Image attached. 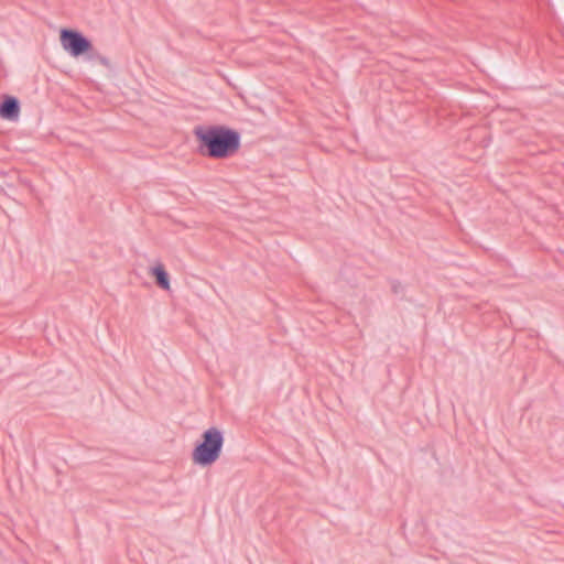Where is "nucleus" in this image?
I'll return each mask as SVG.
<instances>
[{
	"label": "nucleus",
	"instance_id": "5",
	"mask_svg": "<svg viewBox=\"0 0 564 564\" xmlns=\"http://www.w3.org/2000/svg\"><path fill=\"white\" fill-rule=\"evenodd\" d=\"M151 274L155 278L156 284L163 290H170V278L163 264H158L151 269Z\"/></svg>",
	"mask_w": 564,
	"mask_h": 564
},
{
	"label": "nucleus",
	"instance_id": "3",
	"mask_svg": "<svg viewBox=\"0 0 564 564\" xmlns=\"http://www.w3.org/2000/svg\"><path fill=\"white\" fill-rule=\"evenodd\" d=\"M62 47L72 56H80L91 50V42L79 31L63 29L59 34Z\"/></svg>",
	"mask_w": 564,
	"mask_h": 564
},
{
	"label": "nucleus",
	"instance_id": "1",
	"mask_svg": "<svg viewBox=\"0 0 564 564\" xmlns=\"http://www.w3.org/2000/svg\"><path fill=\"white\" fill-rule=\"evenodd\" d=\"M194 135L198 141L199 153L212 159L229 158L240 147V134L225 126H197Z\"/></svg>",
	"mask_w": 564,
	"mask_h": 564
},
{
	"label": "nucleus",
	"instance_id": "4",
	"mask_svg": "<svg viewBox=\"0 0 564 564\" xmlns=\"http://www.w3.org/2000/svg\"><path fill=\"white\" fill-rule=\"evenodd\" d=\"M20 112V102L18 98L7 96L0 105V117L8 120H14Z\"/></svg>",
	"mask_w": 564,
	"mask_h": 564
},
{
	"label": "nucleus",
	"instance_id": "2",
	"mask_svg": "<svg viewBox=\"0 0 564 564\" xmlns=\"http://www.w3.org/2000/svg\"><path fill=\"white\" fill-rule=\"evenodd\" d=\"M223 445L224 436L218 429L210 427L206 430L202 435V442L196 445L192 453L193 462L200 466L214 464L220 456Z\"/></svg>",
	"mask_w": 564,
	"mask_h": 564
},
{
	"label": "nucleus",
	"instance_id": "6",
	"mask_svg": "<svg viewBox=\"0 0 564 564\" xmlns=\"http://www.w3.org/2000/svg\"><path fill=\"white\" fill-rule=\"evenodd\" d=\"M99 61H100V63H101L102 65H105V66H108V65H109V61H108L106 57H104V56L99 57Z\"/></svg>",
	"mask_w": 564,
	"mask_h": 564
}]
</instances>
